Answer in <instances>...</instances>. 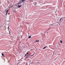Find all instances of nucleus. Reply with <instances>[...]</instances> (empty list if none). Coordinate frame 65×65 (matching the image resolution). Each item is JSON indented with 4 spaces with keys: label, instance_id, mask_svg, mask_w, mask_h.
<instances>
[{
    "label": "nucleus",
    "instance_id": "1",
    "mask_svg": "<svg viewBox=\"0 0 65 65\" xmlns=\"http://www.w3.org/2000/svg\"><path fill=\"white\" fill-rule=\"evenodd\" d=\"M34 4H35L34 6H37V3H36V2H35L34 3Z\"/></svg>",
    "mask_w": 65,
    "mask_h": 65
},
{
    "label": "nucleus",
    "instance_id": "2",
    "mask_svg": "<svg viewBox=\"0 0 65 65\" xmlns=\"http://www.w3.org/2000/svg\"><path fill=\"white\" fill-rule=\"evenodd\" d=\"M9 26L8 27V30L9 31V33L10 34V31H9Z\"/></svg>",
    "mask_w": 65,
    "mask_h": 65
},
{
    "label": "nucleus",
    "instance_id": "3",
    "mask_svg": "<svg viewBox=\"0 0 65 65\" xmlns=\"http://www.w3.org/2000/svg\"><path fill=\"white\" fill-rule=\"evenodd\" d=\"M21 6H22L20 5V6H19V5H18V7H19V8H20V7H21Z\"/></svg>",
    "mask_w": 65,
    "mask_h": 65
},
{
    "label": "nucleus",
    "instance_id": "4",
    "mask_svg": "<svg viewBox=\"0 0 65 65\" xmlns=\"http://www.w3.org/2000/svg\"><path fill=\"white\" fill-rule=\"evenodd\" d=\"M8 10H7L6 11V15L7 14V13H8Z\"/></svg>",
    "mask_w": 65,
    "mask_h": 65
},
{
    "label": "nucleus",
    "instance_id": "5",
    "mask_svg": "<svg viewBox=\"0 0 65 65\" xmlns=\"http://www.w3.org/2000/svg\"><path fill=\"white\" fill-rule=\"evenodd\" d=\"M22 2H23L22 1V0H21L20 2V3H22Z\"/></svg>",
    "mask_w": 65,
    "mask_h": 65
},
{
    "label": "nucleus",
    "instance_id": "6",
    "mask_svg": "<svg viewBox=\"0 0 65 65\" xmlns=\"http://www.w3.org/2000/svg\"><path fill=\"white\" fill-rule=\"evenodd\" d=\"M2 56H3V57H4V54H3V53H2Z\"/></svg>",
    "mask_w": 65,
    "mask_h": 65
},
{
    "label": "nucleus",
    "instance_id": "7",
    "mask_svg": "<svg viewBox=\"0 0 65 65\" xmlns=\"http://www.w3.org/2000/svg\"><path fill=\"white\" fill-rule=\"evenodd\" d=\"M34 54H35L34 53L33 55H30V56H31V57H32V56H34Z\"/></svg>",
    "mask_w": 65,
    "mask_h": 65
},
{
    "label": "nucleus",
    "instance_id": "8",
    "mask_svg": "<svg viewBox=\"0 0 65 65\" xmlns=\"http://www.w3.org/2000/svg\"><path fill=\"white\" fill-rule=\"evenodd\" d=\"M31 38V36H30L28 37V38Z\"/></svg>",
    "mask_w": 65,
    "mask_h": 65
},
{
    "label": "nucleus",
    "instance_id": "9",
    "mask_svg": "<svg viewBox=\"0 0 65 65\" xmlns=\"http://www.w3.org/2000/svg\"><path fill=\"white\" fill-rule=\"evenodd\" d=\"M39 40H36V42H39Z\"/></svg>",
    "mask_w": 65,
    "mask_h": 65
},
{
    "label": "nucleus",
    "instance_id": "10",
    "mask_svg": "<svg viewBox=\"0 0 65 65\" xmlns=\"http://www.w3.org/2000/svg\"><path fill=\"white\" fill-rule=\"evenodd\" d=\"M46 48V47L45 46L44 48H43V49H44V48Z\"/></svg>",
    "mask_w": 65,
    "mask_h": 65
},
{
    "label": "nucleus",
    "instance_id": "11",
    "mask_svg": "<svg viewBox=\"0 0 65 65\" xmlns=\"http://www.w3.org/2000/svg\"><path fill=\"white\" fill-rule=\"evenodd\" d=\"M22 1L23 2H24L25 1H26V0H22Z\"/></svg>",
    "mask_w": 65,
    "mask_h": 65
},
{
    "label": "nucleus",
    "instance_id": "12",
    "mask_svg": "<svg viewBox=\"0 0 65 65\" xmlns=\"http://www.w3.org/2000/svg\"><path fill=\"white\" fill-rule=\"evenodd\" d=\"M60 43H62V41H60Z\"/></svg>",
    "mask_w": 65,
    "mask_h": 65
},
{
    "label": "nucleus",
    "instance_id": "13",
    "mask_svg": "<svg viewBox=\"0 0 65 65\" xmlns=\"http://www.w3.org/2000/svg\"><path fill=\"white\" fill-rule=\"evenodd\" d=\"M63 18V17L61 18V19H60V21H61V19H62Z\"/></svg>",
    "mask_w": 65,
    "mask_h": 65
},
{
    "label": "nucleus",
    "instance_id": "14",
    "mask_svg": "<svg viewBox=\"0 0 65 65\" xmlns=\"http://www.w3.org/2000/svg\"><path fill=\"white\" fill-rule=\"evenodd\" d=\"M2 26H1L0 27V29L1 28H2Z\"/></svg>",
    "mask_w": 65,
    "mask_h": 65
},
{
    "label": "nucleus",
    "instance_id": "15",
    "mask_svg": "<svg viewBox=\"0 0 65 65\" xmlns=\"http://www.w3.org/2000/svg\"><path fill=\"white\" fill-rule=\"evenodd\" d=\"M21 4V3H20V2L19 3H18V4Z\"/></svg>",
    "mask_w": 65,
    "mask_h": 65
},
{
    "label": "nucleus",
    "instance_id": "16",
    "mask_svg": "<svg viewBox=\"0 0 65 65\" xmlns=\"http://www.w3.org/2000/svg\"><path fill=\"white\" fill-rule=\"evenodd\" d=\"M28 54V52H27L26 54Z\"/></svg>",
    "mask_w": 65,
    "mask_h": 65
},
{
    "label": "nucleus",
    "instance_id": "17",
    "mask_svg": "<svg viewBox=\"0 0 65 65\" xmlns=\"http://www.w3.org/2000/svg\"><path fill=\"white\" fill-rule=\"evenodd\" d=\"M63 18H64V19H65V17H63Z\"/></svg>",
    "mask_w": 65,
    "mask_h": 65
},
{
    "label": "nucleus",
    "instance_id": "18",
    "mask_svg": "<svg viewBox=\"0 0 65 65\" xmlns=\"http://www.w3.org/2000/svg\"><path fill=\"white\" fill-rule=\"evenodd\" d=\"M30 51H32V49H31V50H30Z\"/></svg>",
    "mask_w": 65,
    "mask_h": 65
},
{
    "label": "nucleus",
    "instance_id": "19",
    "mask_svg": "<svg viewBox=\"0 0 65 65\" xmlns=\"http://www.w3.org/2000/svg\"><path fill=\"white\" fill-rule=\"evenodd\" d=\"M26 54H25V56H26Z\"/></svg>",
    "mask_w": 65,
    "mask_h": 65
},
{
    "label": "nucleus",
    "instance_id": "20",
    "mask_svg": "<svg viewBox=\"0 0 65 65\" xmlns=\"http://www.w3.org/2000/svg\"><path fill=\"white\" fill-rule=\"evenodd\" d=\"M12 7V6L11 7Z\"/></svg>",
    "mask_w": 65,
    "mask_h": 65
},
{
    "label": "nucleus",
    "instance_id": "21",
    "mask_svg": "<svg viewBox=\"0 0 65 65\" xmlns=\"http://www.w3.org/2000/svg\"><path fill=\"white\" fill-rule=\"evenodd\" d=\"M1 29H2V28Z\"/></svg>",
    "mask_w": 65,
    "mask_h": 65
},
{
    "label": "nucleus",
    "instance_id": "22",
    "mask_svg": "<svg viewBox=\"0 0 65 65\" xmlns=\"http://www.w3.org/2000/svg\"><path fill=\"white\" fill-rule=\"evenodd\" d=\"M64 21H65V19L64 20Z\"/></svg>",
    "mask_w": 65,
    "mask_h": 65
}]
</instances>
